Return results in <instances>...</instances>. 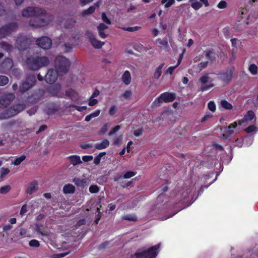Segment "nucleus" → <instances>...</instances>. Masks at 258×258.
Masks as SVG:
<instances>
[{
	"instance_id": "obj_1",
	"label": "nucleus",
	"mask_w": 258,
	"mask_h": 258,
	"mask_svg": "<svg viewBox=\"0 0 258 258\" xmlns=\"http://www.w3.org/2000/svg\"><path fill=\"white\" fill-rule=\"evenodd\" d=\"M22 15L24 17H35L37 20L31 21L30 24L35 27L46 26L52 20L51 15L47 14L45 10L38 7H27L22 11Z\"/></svg>"
},
{
	"instance_id": "obj_2",
	"label": "nucleus",
	"mask_w": 258,
	"mask_h": 258,
	"mask_svg": "<svg viewBox=\"0 0 258 258\" xmlns=\"http://www.w3.org/2000/svg\"><path fill=\"white\" fill-rule=\"evenodd\" d=\"M26 63L30 70L35 71L47 66L49 63V60L46 56L34 55L29 57L27 59Z\"/></svg>"
},
{
	"instance_id": "obj_3",
	"label": "nucleus",
	"mask_w": 258,
	"mask_h": 258,
	"mask_svg": "<svg viewBox=\"0 0 258 258\" xmlns=\"http://www.w3.org/2000/svg\"><path fill=\"white\" fill-rule=\"evenodd\" d=\"M25 108V105L23 104L15 105L10 107L4 112L0 114V119H4L10 118L17 115Z\"/></svg>"
},
{
	"instance_id": "obj_4",
	"label": "nucleus",
	"mask_w": 258,
	"mask_h": 258,
	"mask_svg": "<svg viewBox=\"0 0 258 258\" xmlns=\"http://www.w3.org/2000/svg\"><path fill=\"white\" fill-rule=\"evenodd\" d=\"M70 67L69 59L62 56H57L55 60V67L57 72L60 74L66 73Z\"/></svg>"
},
{
	"instance_id": "obj_5",
	"label": "nucleus",
	"mask_w": 258,
	"mask_h": 258,
	"mask_svg": "<svg viewBox=\"0 0 258 258\" xmlns=\"http://www.w3.org/2000/svg\"><path fill=\"white\" fill-rule=\"evenodd\" d=\"M175 98V94L174 93L165 92L161 94L158 98L154 100L153 105L155 106H159L162 102H172Z\"/></svg>"
},
{
	"instance_id": "obj_6",
	"label": "nucleus",
	"mask_w": 258,
	"mask_h": 258,
	"mask_svg": "<svg viewBox=\"0 0 258 258\" xmlns=\"http://www.w3.org/2000/svg\"><path fill=\"white\" fill-rule=\"evenodd\" d=\"M59 39V42H63L66 51H68L77 44V40L75 36L70 35H61Z\"/></svg>"
},
{
	"instance_id": "obj_7",
	"label": "nucleus",
	"mask_w": 258,
	"mask_h": 258,
	"mask_svg": "<svg viewBox=\"0 0 258 258\" xmlns=\"http://www.w3.org/2000/svg\"><path fill=\"white\" fill-rule=\"evenodd\" d=\"M160 247V244L152 246L147 251L137 253L136 258H155L157 255V250Z\"/></svg>"
},
{
	"instance_id": "obj_8",
	"label": "nucleus",
	"mask_w": 258,
	"mask_h": 258,
	"mask_svg": "<svg viewBox=\"0 0 258 258\" xmlns=\"http://www.w3.org/2000/svg\"><path fill=\"white\" fill-rule=\"evenodd\" d=\"M36 82V78L34 75H29L20 87L19 90L24 93L32 88Z\"/></svg>"
},
{
	"instance_id": "obj_9",
	"label": "nucleus",
	"mask_w": 258,
	"mask_h": 258,
	"mask_svg": "<svg viewBox=\"0 0 258 258\" xmlns=\"http://www.w3.org/2000/svg\"><path fill=\"white\" fill-rule=\"evenodd\" d=\"M17 28L16 23L13 22L0 28V38H3L10 35Z\"/></svg>"
},
{
	"instance_id": "obj_10",
	"label": "nucleus",
	"mask_w": 258,
	"mask_h": 258,
	"mask_svg": "<svg viewBox=\"0 0 258 258\" xmlns=\"http://www.w3.org/2000/svg\"><path fill=\"white\" fill-rule=\"evenodd\" d=\"M233 71V68H227L220 73L219 79L224 84H228L232 79Z\"/></svg>"
},
{
	"instance_id": "obj_11",
	"label": "nucleus",
	"mask_w": 258,
	"mask_h": 258,
	"mask_svg": "<svg viewBox=\"0 0 258 258\" xmlns=\"http://www.w3.org/2000/svg\"><path fill=\"white\" fill-rule=\"evenodd\" d=\"M30 42L25 36L20 35L17 37L15 46L19 50H24L29 45Z\"/></svg>"
},
{
	"instance_id": "obj_12",
	"label": "nucleus",
	"mask_w": 258,
	"mask_h": 258,
	"mask_svg": "<svg viewBox=\"0 0 258 258\" xmlns=\"http://www.w3.org/2000/svg\"><path fill=\"white\" fill-rule=\"evenodd\" d=\"M212 82L209 76V74H207L204 76H202L199 79V82L201 84V89L202 91H206L212 88L214 85L212 84L206 85L207 83H210Z\"/></svg>"
},
{
	"instance_id": "obj_13",
	"label": "nucleus",
	"mask_w": 258,
	"mask_h": 258,
	"mask_svg": "<svg viewBox=\"0 0 258 258\" xmlns=\"http://www.w3.org/2000/svg\"><path fill=\"white\" fill-rule=\"evenodd\" d=\"M15 96L13 93H8L2 95L0 98V105L7 107L14 100Z\"/></svg>"
},
{
	"instance_id": "obj_14",
	"label": "nucleus",
	"mask_w": 258,
	"mask_h": 258,
	"mask_svg": "<svg viewBox=\"0 0 258 258\" xmlns=\"http://www.w3.org/2000/svg\"><path fill=\"white\" fill-rule=\"evenodd\" d=\"M37 44L41 48L44 49L50 48L52 45L51 39L46 36L42 37L37 40Z\"/></svg>"
},
{
	"instance_id": "obj_15",
	"label": "nucleus",
	"mask_w": 258,
	"mask_h": 258,
	"mask_svg": "<svg viewBox=\"0 0 258 258\" xmlns=\"http://www.w3.org/2000/svg\"><path fill=\"white\" fill-rule=\"evenodd\" d=\"M60 74L59 72L50 69L48 71L46 75H45V81L47 83L52 84L56 80L58 74Z\"/></svg>"
},
{
	"instance_id": "obj_16",
	"label": "nucleus",
	"mask_w": 258,
	"mask_h": 258,
	"mask_svg": "<svg viewBox=\"0 0 258 258\" xmlns=\"http://www.w3.org/2000/svg\"><path fill=\"white\" fill-rule=\"evenodd\" d=\"M87 35L92 45L96 48H100L104 44V42L97 40L95 36L90 32H87Z\"/></svg>"
},
{
	"instance_id": "obj_17",
	"label": "nucleus",
	"mask_w": 258,
	"mask_h": 258,
	"mask_svg": "<svg viewBox=\"0 0 258 258\" xmlns=\"http://www.w3.org/2000/svg\"><path fill=\"white\" fill-rule=\"evenodd\" d=\"M73 182L77 186L82 188L87 186L89 184L88 179L85 178L76 177L73 179Z\"/></svg>"
},
{
	"instance_id": "obj_18",
	"label": "nucleus",
	"mask_w": 258,
	"mask_h": 258,
	"mask_svg": "<svg viewBox=\"0 0 258 258\" xmlns=\"http://www.w3.org/2000/svg\"><path fill=\"white\" fill-rule=\"evenodd\" d=\"M13 63L12 60L7 58L4 60L1 65V71L3 72L10 70L13 67Z\"/></svg>"
},
{
	"instance_id": "obj_19",
	"label": "nucleus",
	"mask_w": 258,
	"mask_h": 258,
	"mask_svg": "<svg viewBox=\"0 0 258 258\" xmlns=\"http://www.w3.org/2000/svg\"><path fill=\"white\" fill-rule=\"evenodd\" d=\"M213 54V52L211 50H206L204 52V55L205 56L207 60L201 62L198 64V67L200 70L207 67L208 64V60L211 59V55Z\"/></svg>"
},
{
	"instance_id": "obj_20",
	"label": "nucleus",
	"mask_w": 258,
	"mask_h": 258,
	"mask_svg": "<svg viewBox=\"0 0 258 258\" xmlns=\"http://www.w3.org/2000/svg\"><path fill=\"white\" fill-rule=\"evenodd\" d=\"M108 27L104 23H100L97 27V30L99 36L103 39L106 38L108 35L105 34V30L107 29Z\"/></svg>"
},
{
	"instance_id": "obj_21",
	"label": "nucleus",
	"mask_w": 258,
	"mask_h": 258,
	"mask_svg": "<svg viewBox=\"0 0 258 258\" xmlns=\"http://www.w3.org/2000/svg\"><path fill=\"white\" fill-rule=\"evenodd\" d=\"M38 188L37 182L34 180L29 184L26 192L28 194L31 195L35 192L37 190Z\"/></svg>"
},
{
	"instance_id": "obj_22",
	"label": "nucleus",
	"mask_w": 258,
	"mask_h": 258,
	"mask_svg": "<svg viewBox=\"0 0 258 258\" xmlns=\"http://www.w3.org/2000/svg\"><path fill=\"white\" fill-rule=\"evenodd\" d=\"M254 117V113L252 111H248L246 115H244V117L239 121V125H241L244 122L250 121L253 119Z\"/></svg>"
},
{
	"instance_id": "obj_23",
	"label": "nucleus",
	"mask_w": 258,
	"mask_h": 258,
	"mask_svg": "<svg viewBox=\"0 0 258 258\" xmlns=\"http://www.w3.org/2000/svg\"><path fill=\"white\" fill-rule=\"evenodd\" d=\"M156 43L158 44L160 48L162 49H166L168 47V39L167 37L156 39Z\"/></svg>"
},
{
	"instance_id": "obj_24",
	"label": "nucleus",
	"mask_w": 258,
	"mask_h": 258,
	"mask_svg": "<svg viewBox=\"0 0 258 258\" xmlns=\"http://www.w3.org/2000/svg\"><path fill=\"white\" fill-rule=\"evenodd\" d=\"M109 145V142L108 140H103L101 143H98L95 144L94 147L97 150H102L106 148Z\"/></svg>"
},
{
	"instance_id": "obj_25",
	"label": "nucleus",
	"mask_w": 258,
	"mask_h": 258,
	"mask_svg": "<svg viewBox=\"0 0 258 258\" xmlns=\"http://www.w3.org/2000/svg\"><path fill=\"white\" fill-rule=\"evenodd\" d=\"M66 95L72 100H76L79 98L78 93L76 91L72 89L67 91L66 92Z\"/></svg>"
},
{
	"instance_id": "obj_26",
	"label": "nucleus",
	"mask_w": 258,
	"mask_h": 258,
	"mask_svg": "<svg viewBox=\"0 0 258 258\" xmlns=\"http://www.w3.org/2000/svg\"><path fill=\"white\" fill-rule=\"evenodd\" d=\"M71 163L74 166L82 163L81 158L78 155H71L68 157Z\"/></svg>"
},
{
	"instance_id": "obj_27",
	"label": "nucleus",
	"mask_w": 258,
	"mask_h": 258,
	"mask_svg": "<svg viewBox=\"0 0 258 258\" xmlns=\"http://www.w3.org/2000/svg\"><path fill=\"white\" fill-rule=\"evenodd\" d=\"M121 79L125 85H129L131 82V75L130 72L125 71L122 76Z\"/></svg>"
},
{
	"instance_id": "obj_28",
	"label": "nucleus",
	"mask_w": 258,
	"mask_h": 258,
	"mask_svg": "<svg viewBox=\"0 0 258 258\" xmlns=\"http://www.w3.org/2000/svg\"><path fill=\"white\" fill-rule=\"evenodd\" d=\"M75 191V187L72 184H67L64 185L63 191L64 194H72Z\"/></svg>"
},
{
	"instance_id": "obj_29",
	"label": "nucleus",
	"mask_w": 258,
	"mask_h": 258,
	"mask_svg": "<svg viewBox=\"0 0 258 258\" xmlns=\"http://www.w3.org/2000/svg\"><path fill=\"white\" fill-rule=\"evenodd\" d=\"M164 66V63H162L155 70V71L154 73L153 77L155 79H158L160 78V77L161 76L162 74V69L163 67Z\"/></svg>"
},
{
	"instance_id": "obj_30",
	"label": "nucleus",
	"mask_w": 258,
	"mask_h": 258,
	"mask_svg": "<svg viewBox=\"0 0 258 258\" xmlns=\"http://www.w3.org/2000/svg\"><path fill=\"white\" fill-rule=\"evenodd\" d=\"M237 123L236 122H233V123L230 124L228 126V130L226 131V132L223 135V137L227 138L228 137L231 135L233 133V130H231V128H234L236 127Z\"/></svg>"
},
{
	"instance_id": "obj_31",
	"label": "nucleus",
	"mask_w": 258,
	"mask_h": 258,
	"mask_svg": "<svg viewBox=\"0 0 258 258\" xmlns=\"http://www.w3.org/2000/svg\"><path fill=\"white\" fill-rule=\"evenodd\" d=\"M13 46L5 41L0 43V48L7 52L11 51L13 49Z\"/></svg>"
},
{
	"instance_id": "obj_32",
	"label": "nucleus",
	"mask_w": 258,
	"mask_h": 258,
	"mask_svg": "<svg viewBox=\"0 0 258 258\" xmlns=\"http://www.w3.org/2000/svg\"><path fill=\"white\" fill-rule=\"evenodd\" d=\"M70 251L57 254H53L48 256H43L41 258H62L70 253Z\"/></svg>"
},
{
	"instance_id": "obj_33",
	"label": "nucleus",
	"mask_w": 258,
	"mask_h": 258,
	"mask_svg": "<svg viewBox=\"0 0 258 258\" xmlns=\"http://www.w3.org/2000/svg\"><path fill=\"white\" fill-rule=\"evenodd\" d=\"M96 9V6H92L90 7L88 9L84 10L82 12V15L83 16H85L86 15H90L94 12Z\"/></svg>"
},
{
	"instance_id": "obj_34",
	"label": "nucleus",
	"mask_w": 258,
	"mask_h": 258,
	"mask_svg": "<svg viewBox=\"0 0 258 258\" xmlns=\"http://www.w3.org/2000/svg\"><path fill=\"white\" fill-rule=\"evenodd\" d=\"M26 158V156L24 155H21L19 157H17L14 160V162H12V164L15 166H18L20 165Z\"/></svg>"
},
{
	"instance_id": "obj_35",
	"label": "nucleus",
	"mask_w": 258,
	"mask_h": 258,
	"mask_svg": "<svg viewBox=\"0 0 258 258\" xmlns=\"http://www.w3.org/2000/svg\"><path fill=\"white\" fill-rule=\"evenodd\" d=\"M122 220H127L130 221H136L137 220V216L134 214H128L123 216L122 217Z\"/></svg>"
},
{
	"instance_id": "obj_36",
	"label": "nucleus",
	"mask_w": 258,
	"mask_h": 258,
	"mask_svg": "<svg viewBox=\"0 0 258 258\" xmlns=\"http://www.w3.org/2000/svg\"><path fill=\"white\" fill-rule=\"evenodd\" d=\"M60 89V86L59 85L56 84L52 86L50 89V92L53 95H56Z\"/></svg>"
},
{
	"instance_id": "obj_37",
	"label": "nucleus",
	"mask_w": 258,
	"mask_h": 258,
	"mask_svg": "<svg viewBox=\"0 0 258 258\" xmlns=\"http://www.w3.org/2000/svg\"><path fill=\"white\" fill-rule=\"evenodd\" d=\"M9 78L5 76H0V86L6 85L9 82Z\"/></svg>"
},
{
	"instance_id": "obj_38",
	"label": "nucleus",
	"mask_w": 258,
	"mask_h": 258,
	"mask_svg": "<svg viewBox=\"0 0 258 258\" xmlns=\"http://www.w3.org/2000/svg\"><path fill=\"white\" fill-rule=\"evenodd\" d=\"M175 3V0H162L161 3L164 4L166 8H168Z\"/></svg>"
},
{
	"instance_id": "obj_39",
	"label": "nucleus",
	"mask_w": 258,
	"mask_h": 258,
	"mask_svg": "<svg viewBox=\"0 0 258 258\" xmlns=\"http://www.w3.org/2000/svg\"><path fill=\"white\" fill-rule=\"evenodd\" d=\"M8 168H2L0 171V178L3 179L4 177L10 172Z\"/></svg>"
},
{
	"instance_id": "obj_40",
	"label": "nucleus",
	"mask_w": 258,
	"mask_h": 258,
	"mask_svg": "<svg viewBox=\"0 0 258 258\" xmlns=\"http://www.w3.org/2000/svg\"><path fill=\"white\" fill-rule=\"evenodd\" d=\"M89 190L91 193L95 194L99 191V187L96 185H92L90 186Z\"/></svg>"
},
{
	"instance_id": "obj_41",
	"label": "nucleus",
	"mask_w": 258,
	"mask_h": 258,
	"mask_svg": "<svg viewBox=\"0 0 258 258\" xmlns=\"http://www.w3.org/2000/svg\"><path fill=\"white\" fill-rule=\"evenodd\" d=\"M221 105L224 108L226 109H230L232 108L231 104L225 100L221 101Z\"/></svg>"
},
{
	"instance_id": "obj_42",
	"label": "nucleus",
	"mask_w": 258,
	"mask_h": 258,
	"mask_svg": "<svg viewBox=\"0 0 258 258\" xmlns=\"http://www.w3.org/2000/svg\"><path fill=\"white\" fill-rule=\"evenodd\" d=\"M11 188V186L9 185L3 186L0 189V193L2 194H7L10 190Z\"/></svg>"
},
{
	"instance_id": "obj_43",
	"label": "nucleus",
	"mask_w": 258,
	"mask_h": 258,
	"mask_svg": "<svg viewBox=\"0 0 258 258\" xmlns=\"http://www.w3.org/2000/svg\"><path fill=\"white\" fill-rule=\"evenodd\" d=\"M257 66L254 64H251L249 67V71L252 75H256L257 73Z\"/></svg>"
},
{
	"instance_id": "obj_44",
	"label": "nucleus",
	"mask_w": 258,
	"mask_h": 258,
	"mask_svg": "<svg viewBox=\"0 0 258 258\" xmlns=\"http://www.w3.org/2000/svg\"><path fill=\"white\" fill-rule=\"evenodd\" d=\"M180 63V60H178V62H177V63L176 66H174V67H170L167 70H166V73L167 74H169L170 75H171L173 72V71L174 70V69L177 67V66Z\"/></svg>"
},
{
	"instance_id": "obj_45",
	"label": "nucleus",
	"mask_w": 258,
	"mask_h": 258,
	"mask_svg": "<svg viewBox=\"0 0 258 258\" xmlns=\"http://www.w3.org/2000/svg\"><path fill=\"white\" fill-rule=\"evenodd\" d=\"M132 96V92L131 90H126L121 95V97L125 99L131 98Z\"/></svg>"
},
{
	"instance_id": "obj_46",
	"label": "nucleus",
	"mask_w": 258,
	"mask_h": 258,
	"mask_svg": "<svg viewBox=\"0 0 258 258\" xmlns=\"http://www.w3.org/2000/svg\"><path fill=\"white\" fill-rule=\"evenodd\" d=\"M136 174V172L134 171H127L126 173H124V174L123 176V177L124 178H130L131 177H133Z\"/></svg>"
},
{
	"instance_id": "obj_47",
	"label": "nucleus",
	"mask_w": 258,
	"mask_h": 258,
	"mask_svg": "<svg viewBox=\"0 0 258 258\" xmlns=\"http://www.w3.org/2000/svg\"><path fill=\"white\" fill-rule=\"evenodd\" d=\"M29 245L31 247H38L40 245L39 242L36 239H32L29 242Z\"/></svg>"
},
{
	"instance_id": "obj_48",
	"label": "nucleus",
	"mask_w": 258,
	"mask_h": 258,
	"mask_svg": "<svg viewBox=\"0 0 258 258\" xmlns=\"http://www.w3.org/2000/svg\"><path fill=\"white\" fill-rule=\"evenodd\" d=\"M101 18L102 21L108 25H110L111 23L110 20L107 18L106 14L105 13H102L101 14Z\"/></svg>"
},
{
	"instance_id": "obj_49",
	"label": "nucleus",
	"mask_w": 258,
	"mask_h": 258,
	"mask_svg": "<svg viewBox=\"0 0 258 258\" xmlns=\"http://www.w3.org/2000/svg\"><path fill=\"white\" fill-rule=\"evenodd\" d=\"M141 27L139 26H135L127 28H122V29L124 30L127 31L129 32L136 31L140 29Z\"/></svg>"
},
{
	"instance_id": "obj_50",
	"label": "nucleus",
	"mask_w": 258,
	"mask_h": 258,
	"mask_svg": "<svg viewBox=\"0 0 258 258\" xmlns=\"http://www.w3.org/2000/svg\"><path fill=\"white\" fill-rule=\"evenodd\" d=\"M202 6V4L199 2H195L191 4V7L195 10H198Z\"/></svg>"
},
{
	"instance_id": "obj_51",
	"label": "nucleus",
	"mask_w": 258,
	"mask_h": 258,
	"mask_svg": "<svg viewBox=\"0 0 258 258\" xmlns=\"http://www.w3.org/2000/svg\"><path fill=\"white\" fill-rule=\"evenodd\" d=\"M208 107L209 110L211 111L214 112L216 109V105L213 101H210L209 102Z\"/></svg>"
},
{
	"instance_id": "obj_52",
	"label": "nucleus",
	"mask_w": 258,
	"mask_h": 258,
	"mask_svg": "<svg viewBox=\"0 0 258 258\" xmlns=\"http://www.w3.org/2000/svg\"><path fill=\"white\" fill-rule=\"evenodd\" d=\"M245 131L248 133H250L257 131V129L254 125H250L245 129Z\"/></svg>"
},
{
	"instance_id": "obj_53",
	"label": "nucleus",
	"mask_w": 258,
	"mask_h": 258,
	"mask_svg": "<svg viewBox=\"0 0 258 258\" xmlns=\"http://www.w3.org/2000/svg\"><path fill=\"white\" fill-rule=\"evenodd\" d=\"M120 126L117 125H116L114 127H113L109 132V135L111 136L114 134H115L117 132H118L120 130Z\"/></svg>"
},
{
	"instance_id": "obj_54",
	"label": "nucleus",
	"mask_w": 258,
	"mask_h": 258,
	"mask_svg": "<svg viewBox=\"0 0 258 258\" xmlns=\"http://www.w3.org/2000/svg\"><path fill=\"white\" fill-rule=\"evenodd\" d=\"M227 7V3L224 1H221L218 4V8L219 9H224Z\"/></svg>"
},
{
	"instance_id": "obj_55",
	"label": "nucleus",
	"mask_w": 258,
	"mask_h": 258,
	"mask_svg": "<svg viewBox=\"0 0 258 258\" xmlns=\"http://www.w3.org/2000/svg\"><path fill=\"white\" fill-rule=\"evenodd\" d=\"M98 103V100L94 98L90 97L89 101V105L91 106H93Z\"/></svg>"
},
{
	"instance_id": "obj_56",
	"label": "nucleus",
	"mask_w": 258,
	"mask_h": 258,
	"mask_svg": "<svg viewBox=\"0 0 258 258\" xmlns=\"http://www.w3.org/2000/svg\"><path fill=\"white\" fill-rule=\"evenodd\" d=\"M231 42L232 45L235 47H237L240 43V41L236 38L232 39Z\"/></svg>"
},
{
	"instance_id": "obj_57",
	"label": "nucleus",
	"mask_w": 258,
	"mask_h": 258,
	"mask_svg": "<svg viewBox=\"0 0 258 258\" xmlns=\"http://www.w3.org/2000/svg\"><path fill=\"white\" fill-rule=\"evenodd\" d=\"M143 130L142 128L138 129L134 132V135L136 137L141 136L143 133Z\"/></svg>"
},
{
	"instance_id": "obj_58",
	"label": "nucleus",
	"mask_w": 258,
	"mask_h": 258,
	"mask_svg": "<svg viewBox=\"0 0 258 258\" xmlns=\"http://www.w3.org/2000/svg\"><path fill=\"white\" fill-rule=\"evenodd\" d=\"M27 212V205L26 204L23 205L21 208L20 214L21 216L24 215Z\"/></svg>"
},
{
	"instance_id": "obj_59",
	"label": "nucleus",
	"mask_w": 258,
	"mask_h": 258,
	"mask_svg": "<svg viewBox=\"0 0 258 258\" xmlns=\"http://www.w3.org/2000/svg\"><path fill=\"white\" fill-rule=\"evenodd\" d=\"M36 232H37V233L41 234V236H49L48 232H47L46 231L42 232L40 228H37Z\"/></svg>"
},
{
	"instance_id": "obj_60",
	"label": "nucleus",
	"mask_w": 258,
	"mask_h": 258,
	"mask_svg": "<svg viewBox=\"0 0 258 258\" xmlns=\"http://www.w3.org/2000/svg\"><path fill=\"white\" fill-rule=\"evenodd\" d=\"M93 147H94V146H93V144H91V143H85V144H82L81 145V147L82 149H88V148H92Z\"/></svg>"
},
{
	"instance_id": "obj_61",
	"label": "nucleus",
	"mask_w": 258,
	"mask_h": 258,
	"mask_svg": "<svg viewBox=\"0 0 258 258\" xmlns=\"http://www.w3.org/2000/svg\"><path fill=\"white\" fill-rule=\"evenodd\" d=\"M100 110H97L96 111L90 114L89 115H90L92 118H95L97 117L100 114Z\"/></svg>"
},
{
	"instance_id": "obj_62",
	"label": "nucleus",
	"mask_w": 258,
	"mask_h": 258,
	"mask_svg": "<svg viewBox=\"0 0 258 258\" xmlns=\"http://www.w3.org/2000/svg\"><path fill=\"white\" fill-rule=\"evenodd\" d=\"M116 108L115 106H114V105L112 106L109 110V114L110 115H114L116 112Z\"/></svg>"
},
{
	"instance_id": "obj_63",
	"label": "nucleus",
	"mask_w": 258,
	"mask_h": 258,
	"mask_svg": "<svg viewBox=\"0 0 258 258\" xmlns=\"http://www.w3.org/2000/svg\"><path fill=\"white\" fill-rule=\"evenodd\" d=\"M93 157L92 156H84L82 158V159L85 162H88L92 160Z\"/></svg>"
},
{
	"instance_id": "obj_64",
	"label": "nucleus",
	"mask_w": 258,
	"mask_h": 258,
	"mask_svg": "<svg viewBox=\"0 0 258 258\" xmlns=\"http://www.w3.org/2000/svg\"><path fill=\"white\" fill-rule=\"evenodd\" d=\"M12 74L16 77H18L20 74V71L18 69H15L12 70Z\"/></svg>"
}]
</instances>
